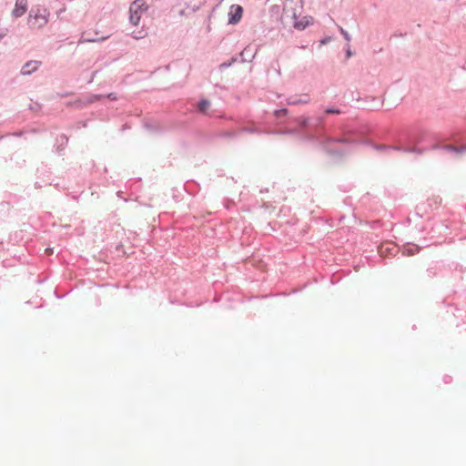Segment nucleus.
I'll use <instances>...</instances> for the list:
<instances>
[{
    "label": "nucleus",
    "instance_id": "11",
    "mask_svg": "<svg viewBox=\"0 0 466 466\" xmlns=\"http://www.w3.org/2000/svg\"><path fill=\"white\" fill-rule=\"evenodd\" d=\"M46 254H48V255H50V254H52V253H53V249H52V248H46Z\"/></svg>",
    "mask_w": 466,
    "mask_h": 466
},
{
    "label": "nucleus",
    "instance_id": "13",
    "mask_svg": "<svg viewBox=\"0 0 466 466\" xmlns=\"http://www.w3.org/2000/svg\"><path fill=\"white\" fill-rule=\"evenodd\" d=\"M327 42H328V40H322V41H321V44H322V45H324V44H326Z\"/></svg>",
    "mask_w": 466,
    "mask_h": 466
},
{
    "label": "nucleus",
    "instance_id": "7",
    "mask_svg": "<svg viewBox=\"0 0 466 466\" xmlns=\"http://www.w3.org/2000/svg\"><path fill=\"white\" fill-rule=\"evenodd\" d=\"M313 22H314V18L312 16L306 15V16H303L300 20L296 21L294 23V27L299 30H303L307 26L312 25Z\"/></svg>",
    "mask_w": 466,
    "mask_h": 466
},
{
    "label": "nucleus",
    "instance_id": "12",
    "mask_svg": "<svg viewBox=\"0 0 466 466\" xmlns=\"http://www.w3.org/2000/svg\"><path fill=\"white\" fill-rule=\"evenodd\" d=\"M327 113H339V111L329 109V110H327Z\"/></svg>",
    "mask_w": 466,
    "mask_h": 466
},
{
    "label": "nucleus",
    "instance_id": "2",
    "mask_svg": "<svg viewBox=\"0 0 466 466\" xmlns=\"http://www.w3.org/2000/svg\"><path fill=\"white\" fill-rule=\"evenodd\" d=\"M147 5L144 0H135L129 7V20L137 25H138L142 15L147 11Z\"/></svg>",
    "mask_w": 466,
    "mask_h": 466
},
{
    "label": "nucleus",
    "instance_id": "8",
    "mask_svg": "<svg viewBox=\"0 0 466 466\" xmlns=\"http://www.w3.org/2000/svg\"><path fill=\"white\" fill-rule=\"evenodd\" d=\"M420 251V247L417 245H411L409 247H406L403 250V254L407 256H413L417 254Z\"/></svg>",
    "mask_w": 466,
    "mask_h": 466
},
{
    "label": "nucleus",
    "instance_id": "6",
    "mask_svg": "<svg viewBox=\"0 0 466 466\" xmlns=\"http://www.w3.org/2000/svg\"><path fill=\"white\" fill-rule=\"evenodd\" d=\"M396 249V246L393 243H384L379 247V253L381 257H386L394 254Z\"/></svg>",
    "mask_w": 466,
    "mask_h": 466
},
{
    "label": "nucleus",
    "instance_id": "3",
    "mask_svg": "<svg viewBox=\"0 0 466 466\" xmlns=\"http://www.w3.org/2000/svg\"><path fill=\"white\" fill-rule=\"evenodd\" d=\"M243 15V8L239 5H232L228 12V23L232 25L238 24Z\"/></svg>",
    "mask_w": 466,
    "mask_h": 466
},
{
    "label": "nucleus",
    "instance_id": "1",
    "mask_svg": "<svg viewBox=\"0 0 466 466\" xmlns=\"http://www.w3.org/2000/svg\"><path fill=\"white\" fill-rule=\"evenodd\" d=\"M49 12L46 8L33 9L28 17L31 28H42L48 22Z\"/></svg>",
    "mask_w": 466,
    "mask_h": 466
},
{
    "label": "nucleus",
    "instance_id": "10",
    "mask_svg": "<svg viewBox=\"0 0 466 466\" xmlns=\"http://www.w3.org/2000/svg\"><path fill=\"white\" fill-rule=\"evenodd\" d=\"M340 32L344 35V37L349 41L350 40V35L342 27H340Z\"/></svg>",
    "mask_w": 466,
    "mask_h": 466
},
{
    "label": "nucleus",
    "instance_id": "9",
    "mask_svg": "<svg viewBox=\"0 0 466 466\" xmlns=\"http://www.w3.org/2000/svg\"><path fill=\"white\" fill-rule=\"evenodd\" d=\"M210 103L208 100H202L198 104V109L199 111L205 113L209 108Z\"/></svg>",
    "mask_w": 466,
    "mask_h": 466
},
{
    "label": "nucleus",
    "instance_id": "4",
    "mask_svg": "<svg viewBox=\"0 0 466 466\" xmlns=\"http://www.w3.org/2000/svg\"><path fill=\"white\" fill-rule=\"evenodd\" d=\"M27 9V0H16L13 11L15 16L19 17L23 15Z\"/></svg>",
    "mask_w": 466,
    "mask_h": 466
},
{
    "label": "nucleus",
    "instance_id": "5",
    "mask_svg": "<svg viewBox=\"0 0 466 466\" xmlns=\"http://www.w3.org/2000/svg\"><path fill=\"white\" fill-rule=\"evenodd\" d=\"M40 65L41 62L39 61H29L23 66L21 73L23 75H30L35 72Z\"/></svg>",
    "mask_w": 466,
    "mask_h": 466
}]
</instances>
